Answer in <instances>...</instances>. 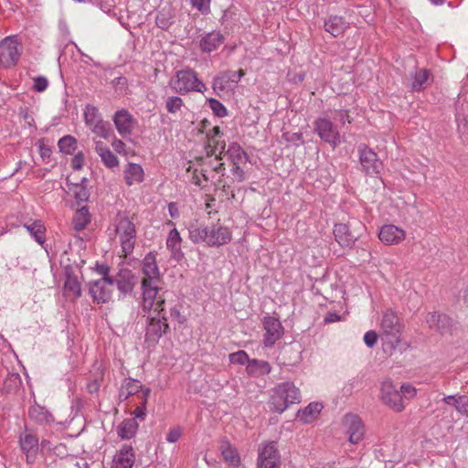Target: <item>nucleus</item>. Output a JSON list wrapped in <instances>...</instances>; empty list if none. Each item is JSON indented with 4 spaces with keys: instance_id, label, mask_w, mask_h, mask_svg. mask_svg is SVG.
<instances>
[{
    "instance_id": "obj_1",
    "label": "nucleus",
    "mask_w": 468,
    "mask_h": 468,
    "mask_svg": "<svg viewBox=\"0 0 468 468\" xmlns=\"http://www.w3.org/2000/svg\"><path fill=\"white\" fill-rule=\"evenodd\" d=\"M301 392L292 382H283L275 387L271 399V409L283 412L290 405L300 403Z\"/></svg>"
},
{
    "instance_id": "obj_2",
    "label": "nucleus",
    "mask_w": 468,
    "mask_h": 468,
    "mask_svg": "<svg viewBox=\"0 0 468 468\" xmlns=\"http://www.w3.org/2000/svg\"><path fill=\"white\" fill-rule=\"evenodd\" d=\"M170 88L176 93L186 94L190 91L205 92L206 85L199 80L193 69H182L176 72L169 81Z\"/></svg>"
},
{
    "instance_id": "obj_3",
    "label": "nucleus",
    "mask_w": 468,
    "mask_h": 468,
    "mask_svg": "<svg viewBox=\"0 0 468 468\" xmlns=\"http://www.w3.org/2000/svg\"><path fill=\"white\" fill-rule=\"evenodd\" d=\"M115 232L119 236L122 256L127 257L133 251L136 240V229L133 219L125 214L118 213Z\"/></svg>"
},
{
    "instance_id": "obj_4",
    "label": "nucleus",
    "mask_w": 468,
    "mask_h": 468,
    "mask_svg": "<svg viewBox=\"0 0 468 468\" xmlns=\"http://www.w3.org/2000/svg\"><path fill=\"white\" fill-rule=\"evenodd\" d=\"M142 289V308L144 312L153 311L154 313H162L165 311L164 305L165 298L160 292L162 288L160 283H146L141 282Z\"/></svg>"
},
{
    "instance_id": "obj_5",
    "label": "nucleus",
    "mask_w": 468,
    "mask_h": 468,
    "mask_svg": "<svg viewBox=\"0 0 468 468\" xmlns=\"http://www.w3.org/2000/svg\"><path fill=\"white\" fill-rule=\"evenodd\" d=\"M380 327L385 337L386 344H388L391 349L395 348L400 342V334L402 330V325L399 323L396 313L391 309L386 310L382 315Z\"/></svg>"
},
{
    "instance_id": "obj_6",
    "label": "nucleus",
    "mask_w": 468,
    "mask_h": 468,
    "mask_svg": "<svg viewBox=\"0 0 468 468\" xmlns=\"http://www.w3.org/2000/svg\"><path fill=\"white\" fill-rule=\"evenodd\" d=\"M362 229L363 225L356 220L347 224H335L334 228L335 239L342 247H352L359 237Z\"/></svg>"
},
{
    "instance_id": "obj_7",
    "label": "nucleus",
    "mask_w": 468,
    "mask_h": 468,
    "mask_svg": "<svg viewBox=\"0 0 468 468\" xmlns=\"http://www.w3.org/2000/svg\"><path fill=\"white\" fill-rule=\"evenodd\" d=\"M342 427L348 441L352 444L359 443L365 437V424L361 418L356 414H346L342 419Z\"/></svg>"
},
{
    "instance_id": "obj_8",
    "label": "nucleus",
    "mask_w": 468,
    "mask_h": 468,
    "mask_svg": "<svg viewBox=\"0 0 468 468\" xmlns=\"http://www.w3.org/2000/svg\"><path fill=\"white\" fill-rule=\"evenodd\" d=\"M21 56V45L16 37H6L0 42V64L5 68L15 66Z\"/></svg>"
},
{
    "instance_id": "obj_9",
    "label": "nucleus",
    "mask_w": 468,
    "mask_h": 468,
    "mask_svg": "<svg viewBox=\"0 0 468 468\" xmlns=\"http://www.w3.org/2000/svg\"><path fill=\"white\" fill-rule=\"evenodd\" d=\"M314 131L319 137L333 148L340 144V133L334 123L327 118H318L314 122Z\"/></svg>"
},
{
    "instance_id": "obj_10",
    "label": "nucleus",
    "mask_w": 468,
    "mask_h": 468,
    "mask_svg": "<svg viewBox=\"0 0 468 468\" xmlns=\"http://www.w3.org/2000/svg\"><path fill=\"white\" fill-rule=\"evenodd\" d=\"M381 399L385 405L396 412H400L405 408L402 395L390 380H386L382 383Z\"/></svg>"
},
{
    "instance_id": "obj_11",
    "label": "nucleus",
    "mask_w": 468,
    "mask_h": 468,
    "mask_svg": "<svg viewBox=\"0 0 468 468\" xmlns=\"http://www.w3.org/2000/svg\"><path fill=\"white\" fill-rule=\"evenodd\" d=\"M155 314V316L149 318V323L147 324L145 333L146 340L153 343L157 342L160 337L169 329L165 311L160 314Z\"/></svg>"
},
{
    "instance_id": "obj_12",
    "label": "nucleus",
    "mask_w": 468,
    "mask_h": 468,
    "mask_svg": "<svg viewBox=\"0 0 468 468\" xmlns=\"http://www.w3.org/2000/svg\"><path fill=\"white\" fill-rule=\"evenodd\" d=\"M114 284L112 278L100 279L90 282L89 286L90 294L97 303H107L112 295L111 287Z\"/></svg>"
},
{
    "instance_id": "obj_13",
    "label": "nucleus",
    "mask_w": 468,
    "mask_h": 468,
    "mask_svg": "<svg viewBox=\"0 0 468 468\" xmlns=\"http://www.w3.org/2000/svg\"><path fill=\"white\" fill-rule=\"evenodd\" d=\"M280 454L276 442L264 443L260 448L258 468H278Z\"/></svg>"
},
{
    "instance_id": "obj_14",
    "label": "nucleus",
    "mask_w": 468,
    "mask_h": 468,
    "mask_svg": "<svg viewBox=\"0 0 468 468\" xmlns=\"http://www.w3.org/2000/svg\"><path fill=\"white\" fill-rule=\"evenodd\" d=\"M360 163L367 175H378L381 172L383 165L377 154L366 145L359 146Z\"/></svg>"
},
{
    "instance_id": "obj_15",
    "label": "nucleus",
    "mask_w": 468,
    "mask_h": 468,
    "mask_svg": "<svg viewBox=\"0 0 468 468\" xmlns=\"http://www.w3.org/2000/svg\"><path fill=\"white\" fill-rule=\"evenodd\" d=\"M142 281L146 283H161L162 278L157 266L156 256L149 252L142 261Z\"/></svg>"
},
{
    "instance_id": "obj_16",
    "label": "nucleus",
    "mask_w": 468,
    "mask_h": 468,
    "mask_svg": "<svg viewBox=\"0 0 468 468\" xmlns=\"http://www.w3.org/2000/svg\"><path fill=\"white\" fill-rule=\"evenodd\" d=\"M262 323L265 329L263 343L265 346L271 347L282 337L283 327L280 320L273 316H265Z\"/></svg>"
},
{
    "instance_id": "obj_17",
    "label": "nucleus",
    "mask_w": 468,
    "mask_h": 468,
    "mask_svg": "<svg viewBox=\"0 0 468 468\" xmlns=\"http://www.w3.org/2000/svg\"><path fill=\"white\" fill-rule=\"evenodd\" d=\"M406 232L404 229L389 224L384 225L378 233L379 239L386 245H394L400 243L405 239Z\"/></svg>"
},
{
    "instance_id": "obj_18",
    "label": "nucleus",
    "mask_w": 468,
    "mask_h": 468,
    "mask_svg": "<svg viewBox=\"0 0 468 468\" xmlns=\"http://www.w3.org/2000/svg\"><path fill=\"white\" fill-rule=\"evenodd\" d=\"M113 122L118 133L122 136L129 135L134 126V119L126 110L117 111L113 116Z\"/></svg>"
},
{
    "instance_id": "obj_19",
    "label": "nucleus",
    "mask_w": 468,
    "mask_h": 468,
    "mask_svg": "<svg viewBox=\"0 0 468 468\" xmlns=\"http://www.w3.org/2000/svg\"><path fill=\"white\" fill-rule=\"evenodd\" d=\"M208 246H221L230 241L231 234L228 228L220 225H212L208 227L207 235Z\"/></svg>"
},
{
    "instance_id": "obj_20",
    "label": "nucleus",
    "mask_w": 468,
    "mask_h": 468,
    "mask_svg": "<svg viewBox=\"0 0 468 468\" xmlns=\"http://www.w3.org/2000/svg\"><path fill=\"white\" fill-rule=\"evenodd\" d=\"M112 279L118 290L124 294L131 292L136 283V278L129 269H121Z\"/></svg>"
},
{
    "instance_id": "obj_21",
    "label": "nucleus",
    "mask_w": 468,
    "mask_h": 468,
    "mask_svg": "<svg viewBox=\"0 0 468 468\" xmlns=\"http://www.w3.org/2000/svg\"><path fill=\"white\" fill-rule=\"evenodd\" d=\"M426 322L431 329L440 332L441 334L447 333L452 326V319L441 313L432 312L427 315Z\"/></svg>"
},
{
    "instance_id": "obj_22",
    "label": "nucleus",
    "mask_w": 468,
    "mask_h": 468,
    "mask_svg": "<svg viewBox=\"0 0 468 468\" xmlns=\"http://www.w3.org/2000/svg\"><path fill=\"white\" fill-rule=\"evenodd\" d=\"M135 461L133 449L130 445H122L113 460V468H133Z\"/></svg>"
},
{
    "instance_id": "obj_23",
    "label": "nucleus",
    "mask_w": 468,
    "mask_h": 468,
    "mask_svg": "<svg viewBox=\"0 0 468 468\" xmlns=\"http://www.w3.org/2000/svg\"><path fill=\"white\" fill-rule=\"evenodd\" d=\"M237 83L238 80L231 71H224L214 78L213 90L219 94L222 91L233 90Z\"/></svg>"
},
{
    "instance_id": "obj_24",
    "label": "nucleus",
    "mask_w": 468,
    "mask_h": 468,
    "mask_svg": "<svg viewBox=\"0 0 468 468\" xmlns=\"http://www.w3.org/2000/svg\"><path fill=\"white\" fill-rule=\"evenodd\" d=\"M224 40L225 37L220 32L213 31L201 37L199 47L203 52L210 53L216 50Z\"/></svg>"
},
{
    "instance_id": "obj_25",
    "label": "nucleus",
    "mask_w": 468,
    "mask_h": 468,
    "mask_svg": "<svg viewBox=\"0 0 468 468\" xmlns=\"http://www.w3.org/2000/svg\"><path fill=\"white\" fill-rule=\"evenodd\" d=\"M19 442L22 451L27 455V460L28 462H33L39 445L37 437L30 433H26L20 436Z\"/></svg>"
},
{
    "instance_id": "obj_26",
    "label": "nucleus",
    "mask_w": 468,
    "mask_h": 468,
    "mask_svg": "<svg viewBox=\"0 0 468 468\" xmlns=\"http://www.w3.org/2000/svg\"><path fill=\"white\" fill-rule=\"evenodd\" d=\"M349 27V23L340 16H330L324 20V27L326 32L330 33L333 37H338L343 34Z\"/></svg>"
},
{
    "instance_id": "obj_27",
    "label": "nucleus",
    "mask_w": 468,
    "mask_h": 468,
    "mask_svg": "<svg viewBox=\"0 0 468 468\" xmlns=\"http://www.w3.org/2000/svg\"><path fill=\"white\" fill-rule=\"evenodd\" d=\"M410 88L413 91H420L426 89L432 82L431 74L425 69H416L414 73L410 74Z\"/></svg>"
},
{
    "instance_id": "obj_28",
    "label": "nucleus",
    "mask_w": 468,
    "mask_h": 468,
    "mask_svg": "<svg viewBox=\"0 0 468 468\" xmlns=\"http://www.w3.org/2000/svg\"><path fill=\"white\" fill-rule=\"evenodd\" d=\"M145 388H143L142 384L140 381L133 379V378H126L124 379L123 383L122 384V387L120 388L119 392V399L121 400H126L131 396L138 394V397L141 398L143 390Z\"/></svg>"
},
{
    "instance_id": "obj_29",
    "label": "nucleus",
    "mask_w": 468,
    "mask_h": 468,
    "mask_svg": "<svg viewBox=\"0 0 468 468\" xmlns=\"http://www.w3.org/2000/svg\"><path fill=\"white\" fill-rule=\"evenodd\" d=\"M279 363L284 367H292L300 363L301 352L292 346H285L278 356Z\"/></svg>"
},
{
    "instance_id": "obj_30",
    "label": "nucleus",
    "mask_w": 468,
    "mask_h": 468,
    "mask_svg": "<svg viewBox=\"0 0 468 468\" xmlns=\"http://www.w3.org/2000/svg\"><path fill=\"white\" fill-rule=\"evenodd\" d=\"M219 450L224 461L232 467H238L240 463V458L238 451L228 441H220Z\"/></svg>"
},
{
    "instance_id": "obj_31",
    "label": "nucleus",
    "mask_w": 468,
    "mask_h": 468,
    "mask_svg": "<svg viewBox=\"0 0 468 468\" xmlns=\"http://www.w3.org/2000/svg\"><path fill=\"white\" fill-rule=\"evenodd\" d=\"M28 416L31 420L42 425H48L54 421L51 413L38 404H34L29 408Z\"/></svg>"
},
{
    "instance_id": "obj_32",
    "label": "nucleus",
    "mask_w": 468,
    "mask_h": 468,
    "mask_svg": "<svg viewBox=\"0 0 468 468\" xmlns=\"http://www.w3.org/2000/svg\"><path fill=\"white\" fill-rule=\"evenodd\" d=\"M144 176L143 167L138 164L129 163L124 170V179L128 186L143 182Z\"/></svg>"
},
{
    "instance_id": "obj_33",
    "label": "nucleus",
    "mask_w": 468,
    "mask_h": 468,
    "mask_svg": "<svg viewBox=\"0 0 468 468\" xmlns=\"http://www.w3.org/2000/svg\"><path fill=\"white\" fill-rule=\"evenodd\" d=\"M271 370V365L264 360L250 359L247 365L246 371L250 376L261 377L269 374Z\"/></svg>"
},
{
    "instance_id": "obj_34",
    "label": "nucleus",
    "mask_w": 468,
    "mask_h": 468,
    "mask_svg": "<svg viewBox=\"0 0 468 468\" xmlns=\"http://www.w3.org/2000/svg\"><path fill=\"white\" fill-rule=\"evenodd\" d=\"M95 150L107 167L112 168L118 165L117 157L102 142L95 143Z\"/></svg>"
},
{
    "instance_id": "obj_35",
    "label": "nucleus",
    "mask_w": 468,
    "mask_h": 468,
    "mask_svg": "<svg viewBox=\"0 0 468 468\" xmlns=\"http://www.w3.org/2000/svg\"><path fill=\"white\" fill-rule=\"evenodd\" d=\"M189 239L194 243L205 242L207 244L208 226L192 223L189 228Z\"/></svg>"
},
{
    "instance_id": "obj_36",
    "label": "nucleus",
    "mask_w": 468,
    "mask_h": 468,
    "mask_svg": "<svg viewBox=\"0 0 468 468\" xmlns=\"http://www.w3.org/2000/svg\"><path fill=\"white\" fill-rule=\"evenodd\" d=\"M322 409H323V405L321 403H318V402L310 403L303 410H300L298 412V417L304 423H309L316 418V416L321 412Z\"/></svg>"
},
{
    "instance_id": "obj_37",
    "label": "nucleus",
    "mask_w": 468,
    "mask_h": 468,
    "mask_svg": "<svg viewBox=\"0 0 468 468\" xmlns=\"http://www.w3.org/2000/svg\"><path fill=\"white\" fill-rule=\"evenodd\" d=\"M138 429V423L135 419L124 420L117 428L118 435L122 439L132 438Z\"/></svg>"
},
{
    "instance_id": "obj_38",
    "label": "nucleus",
    "mask_w": 468,
    "mask_h": 468,
    "mask_svg": "<svg viewBox=\"0 0 468 468\" xmlns=\"http://www.w3.org/2000/svg\"><path fill=\"white\" fill-rule=\"evenodd\" d=\"M64 293L73 299L81 295V286L77 277L69 275L64 283Z\"/></svg>"
},
{
    "instance_id": "obj_39",
    "label": "nucleus",
    "mask_w": 468,
    "mask_h": 468,
    "mask_svg": "<svg viewBox=\"0 0 468 468\" xmlns=\"http://www.w3.org/2000/svg\"><path fill=\"white\" fill-rule=\"evenodd\" d=\"M90 221V216L89 210L82 207L78 209L72 218V225L74 229L80 231L84 229Z\"/></svg>"
},
{
    "instance_id": "obj_40",
    "label": "nucleus",
    "mask_w": 468,
    "mask_h": 468,
    "mask_svg": "<svg viewBox=\"0 0 468 468\" xmlns=\"http://www.w3.org/2000/svg\"><path fill=\"white\" fill-rule=\"evenodd\" d=\"M25 228L35 238L38 244L42 245L45 242L46 229L40 220L26 223Z\"/></svg>"
},
{
    "instance_id": "obj_41",
    "label": "nucleus",
    "mask_w": 468,
    "mask_h": 468,
    "mask_svg": "<svg viewBox=\"0 0 468 468\" xmlns=\"http://www.w3.org/2000/svg\"><path fill=\"white\" fill-rule=\"evenodd\" d=\"M21 385V378L18 373L7 372L3 382V390L6 393L15 392Z\"/></svg>"
},
{
    "instance_id": "obj_42",
    "label": "nucleus",
    "mask_w": 468,
    "mask_h": 468,
    "mask_svg": "<svg viewBox=\"0 0 468 468\" xmlns=\"http://www.w3.org/2000/svg\"><path fill=\"white\" fill-rule=\"evenodd\" d=\"M225 155L231 159L233 165L239 164L246 158L245 152L238 144H229Z\"/></svg>"
},
{
    "instance_id": "obj_43",
    "label": "nucleus",
    "mask_w": 468,
    "mask_h": 468,
    "mask_svg": "<svg viewBox=\"0 0 468 468\" xmlns=\"http://www.w3.org/2000/svg\"><path fill=\"white\" fill-rule=\"evenodd\" d=\"M59 150L67 154H72L77 147V140L71 135H66L58 143Z\"/></svg>"
},
{
    "instance_id": "obj_44",
    "label": "nucleus",
    "mask_w": 468,
    "mask_h": 468,
    "mask_svg": "<svg viewBox=\"0 0 468 468\" xmlns=\"http://www.w3.org/2000/svg\"><path fill=\"white\" fill-rule=\"evenodd\" d=\"M84 118L86 124L91 128L96 123H100L102 121L101 114L96 107L88 105L84 112Z\"/></svg>"
},
{
    "instance_id": "obj_45",
    "label": "nucleus",
    "mask_w": 468,
    "mask_h": 468,
    "mask_svg": "<svg viewBox=\"0 0 468 468\" xmlns=\"http://www.w3.org/2000/svg\"><path fill=\"white\" fill-rule=\"evenodd\" d=\"M181 237L179 232L176 229H172L169 232L167 240H166V246L168 249L172 250L174 254H176L181 250Z\"/></svg>"
},
{
    "instance_id": "obj_46",
    "label": "nucleus",
    "mask_w": 468,
    "mask_h": 468,
    "mask_svg": "<svg viewBox=\"0 0 468 468\" xmlns=\"http://www.w3.org/2000/svg\"><path fill=\"white\" fill-rule=\"evenodd\" d=\"M225 146L226 144L224 142L220 143L217 137L211 136L210 133H207V143L206 145L207 157L216 154L218 148H220L219 151L224 152Z\"/></svg>"
},
{
    "instance_id": "obj_47",
    "label": "nucleus",
    "mask_w": 468,
    "mask_h": 468,
    "mask_svg": "<svg viewBox=\"0 0 468 468\" xmlns=\"http://www.w3.org/2000/svg\"><path fill=\"white\" fill-rule=\"evenodd\" d=\"M150 392H151V390L148 388H146L144 390H143L142 395H141V399H142L141 405L138 406L133 411L135 418L144 420V418L146 416V403H147Z\"/></svg>"
},
{
    "instance_id": "obj_48",
    "label": "nucleus",
    "mask_w": 468,
    "mask_h": 468,
    "mask_svg": "<svg viewBox=\"0 0 468 468\" xmlns=\"http://www.w3.org/2000/svg\"><path fill=\"white\" fill-rule=\"evenodd\" d=\"M90 129L95 134L104 139H108L112 133L110 124L103 120L100 123L98 122L93 125Z\"/></svg>"
},
{
    "instance_id": "obj_49",
    "label": "nucleus",
    "mask_w": 468,
    "mask_h": 468,
    "mask_svg": "<svg viewBox=\"0 0 468 468\" xmlns=\"http://www.w3.org/2000/svg\"><path fill=\"white\" fill-rule=\"evenodd\" d=\"M69 191L73 193L78 203L87 201L90 197L88 189L82 185L75 184L72 187H69Z\"/></svg>"
},
{
    "instance_id": "obj_50",
    "label": "nucleus",
    "mask_w": 468,
    "mask_h": 468,
    "mask_svg": "<svg viewBox=\"0 0 468 468\" xmlns=\"http://www.w3.org/2000/svg\"><path fill=\"white\" fill-rule=\"evenodd\" d=\"M183 106V100L177 96L168 97L165 101V108L170 113H176Z\"/></svg>"
},
{
    "instance_id": "obj_51",
    "label": "nucleus",
    "mask_w": 468,
    "mask_h": 468,
    "mask_svg": "<svg viewBox=\"0 0 468 468\" xmlns=\"http://www.w3.org/2000/svg\"><path fill=\"white\" fill-rule=\"evenodd\" d=\"M250 360V359L249 358L247 353L242 350L229 355V361L232 364L244 365L247 363L248 365Z\"/></svg>"
},
{
    "instance_id": "obj_52",
    "label": "nucleus",
    "mask_w": 468,
    "mask_h": 468,
    "mask_svg": "<svg viewBox=\"0 0 468 468\" xmlns=\"http://www.w3.org/2000/svg\"><path fill=\"white\" fill-rule=\"evenodd\" d=\"M208 102L211 110L215 112L216 115L219 117L227 115V109L220 101L216 99H210Z\"/></svg>"
},
{
    "instance_id": "obj_53",
    "label": "nucleus",
    "mask_w": 468,
    "mask_h": 468,
    "mask_svg": "<svg viewBox=\"0 0 468 468\" xmlns=\"http://www.w3.org/2000/svg\"><path fill=\"white\" fill-rule=\"evenodd\" d=\"M34 85L33 90L37 92H43L48 86V80L43 76H38L33 79Z\"/></svg>"
},
{
    "instance_id": "obj_54",
    "label": "nucleus",
    "mask_w": 468,
    "mask_h": 468,
    "mask_svg": "<svg viewBox=\"0 0 468 468\" xmlns=\"http://www.w3.org/2000/svg\"><path fill=\"white\" fill-rule=\"evenodd\" d=\"M399 392L402 399H410L416 396L417 390L412 385L405 383L401 385Z\"/></svg>"
},
{
    "instance_id": "obj_55",
    "label": "nucleus",
    "mask_w": 468,
    "mask_h": 468,
    "mask_svg": "<svg viewBox=\"0 0 468 468\" xmlns=\"http://www.w3.org/2000/svg\"><path fill=\"white\" fill-rule=\"evenodd\" d=\"M457 411L462 415H468V396H460Z\"/></svg>"
},
{
    "instance_id": "obj_56",
    "label": "nucleus",
    "mask_w": 468,
    "mask_h": 468,
    "mask_svg": "<svg viewBox=\"0 0 468 468\" xmlns=\"http://www.w3.org/2000/svg\"><path fill=\"white\" fill-rule=\"evenodd\" d=\"M84 165V155L81 152H79L71 160V167L74 170H80Z\"/></svg>"
},
{
    "instance_id": "obj_57",
    "label": "nucleus",
    "mask_w": 468,
    "mask_h": 468,
    "mask_svg": "<svg viewBox=\"0 0 468 468\" xmlns=\"http://www.w3.org/2000/svg\"><path fill=\"white\" fill-rule=\"evenodd\" d=\"M182 435L181 428H174L169 431L166 436V441L170 443L176 442Z\"/></svg>"
},
{
    "instance_id": "obj_58",
    "label": "nucleus",
    "mask_w": 468,
    "mask_h": 468,
    "mask_svg": "<svg viewBox=\"0 0 468 468\" xmlns=\"http://www.w3.org/2000/svg\"><path fill=\"white\" fill-rule=\"evenodd\" d=\"M378 340V335L375 331H367L364 335V342L368 347L375 346Z\"/></svg>"
},
{
    "instance_id": "obj_59",
    "label": "nucleus",
    "mask_w": 468,
    "mask_h": 468,
    "mask_svg": "<svg viewBox=\"0 0 468 468\" xmlns=\"http://www.w3.org/2000/svg\"><path fill=\"white\" fill-rule=\"evenodd\" d=\"M335 119L338 120L340 122L345 124L346 122L350 123L351 118L349 115L348 111L346 110H339L335 112Z\"/></svg>"
},
{
    "instance_id": "obj_60",
    "label": "nucleus",
    "mask_w": 468,
    "mask_h": 468,
    "mask_svg": "<svg viewBox=\"0 0 468 468\" xmlns=\"http://www.w3.org/2000/svg\"><path fill=\"white\" fill-rule=\"evenodd\" d=\"M223 153H224V152H222V151H218V154L217 153V154H215V155H216V157H215V160H214V161H215L217 164H216V165H211L212 169H213L215 172L219 173V172H221L222 170H224V169H225V167H224V163L219 162V160H221V159H222L221 154H222Z\"/></svg>"
},
{
    "instance_id": "obj_61",
    "label": "nucleus",
    "mask_w": 468,
    "mask_h": 468,
    "mask_svg": "<svg viewBox=\"0 0 468 468\" xmlns=\"http://www.w3.org/2000/svg\"><path fill=\"white\" fill-rule=\"evenodd\" d=\"M461 395H450L443 398V402L447 405H452L457 410V406L459 403V399Z\"/></svg>"
},
{
    "instance_id": "obj_62",
    "label": "nucleus",
    "mask_w": 468,
    "mask_h": 468,
    "mask_svg": "<svg viewBox=\"0 0 468 468\" xmlns=\"http://www.w3.org/2000/svg\"><path fill=\"white\" fill-rule=\"evenodd\" d=\"M231 173L237 181L241 182L244 180V172L239 167V164L234 165L233 168L231 169Z\"/></svg>"
},
{
    "instance_id": "obj_63",
    "label": "nucleus",
    "mask_w": 468,
    "mask_h": 468,
    "mask_svg": "<svg viewBox=\"0 0 468 468\" xmlns=\"http://www.w3.org/2000/svg\"><path fill=\"white\" fill-rule=\"evenodd\" d=\"M193 6L197 7L199 11H203L207 6L209 0H190Z\"/></svg>"
},
{
    "instance_id": "obj_64",
    "label": "nucleus",
    "mask_w": 468,
    "mask_h": 468,
    "mask_svg": "<svg viewBox=\"0 0 468 468\" xmlns=\"http://www.w3.org/2000/svg\"><path fill=\"white\" fill-rule=\"evenodd\" d=\"M97 271L102 275L101 279L112 278L109 276L110 268L107 265H97Z\"/></svg>"
}]
</instances>
